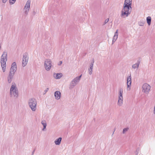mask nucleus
Returning <instances> with one entry per match:
<instances>
[{
  "instance_id": "1",
  "label": "nucleus",
  "mask_w": 155,
  "mask_h": 155,
  "mask_svg": "<svg viewBox=\"0 0 155 155\" xmlns=\"http://www.w3.org/2000/svg\"><path fill=\"white\" fill-rule=\"evenodd\" d=\"M132 0H125L120 16L123 18L127 17L131 12Z\"/></svg>"
},
{
  "instance_id": "2",
  "label": "nucleus",
  "mask_w": 155,
  "mask_h": 155,
  "mask_svg": "<svg viewBox=\"0 0 155 155\" xmlns=\"http://www.w3.org/2000/svg\"><path fill=\"white\" fill-rule=\"evenodd\" d=\"M17 66L15 62H13L11 65L9 74L7 77V80L8 83H10L13 78V77L16 71Z\"/></svg>"
},
{
  "instance_id": "3",
  "label": "nucleus",
  "mask_w": 155,
  "mask_h": 155,
  "mask_svg": "<svg viewBox=\"0 0 155 155\" xmlns=\"http://www.w3.org/2000/svg\"><path fill=\"white\" fill-rule=\"evenodd\" d=\"M12 92L14 97L15 98H17L18 96V91L16 85L14 83H12V85L10 89V97L12 96Z\"/></svg>"
},
{
  "instance_id": "4",
  "label": "nucleus",
  "mask_w": 155,
  "mask_h": 155,
  "mask_svg": "<svg viewBox=\"0 0 155 155\" xmlns=\"http://www.w3.org/2000/svg\"><path fill=\"white\" fill-rule=\"evenodd\" d=\"M28 105L32 111H35L36 109L37 104L36 100L34 98L30 99L28 101Z\"/></svg>"
},
{
  "instance_id": "5",
  "label": "nucleus",
  "mask_w": 155,
  "mask_h": 155,
  "mask_svg": "<svg viewBox=\"0 0 155 155\" xmlns=\"http://www.w3.org/2000/svg\"><path fill=\"white\" fill-rule=\"evenodd\" d=\"M28 56L27 53H25L23 55L22 61V65L24 67L27 64L28 60Z\"/></svg>"
},
{
  "instance_id": "6",
  "label": "nucleus",
  "mask_w": 155,
  "mask_h": 155,
  "mask_svg": "<svg viewBox=\"0 0 155 155\" xmlns=\"http://www.w3.org/2000/svg\"><path fill=\"white\" fill-rule=\"evenodd\" d=\"M123 91L122 88L120 89L119 93L118 100V104L119 106H121L123 103Z\"/></svg>"
},
{
  "instance_id": "7",
  "label": "nucleus",
  "mask_w": 155,
  "mask_h": 155,
  "mask_svg": "<svg viewBox=\"0 0 155 155\" xmlns=\"http://www.w3.org/2000/svg\"><path fill=\"white\" fill-rule=\"evenodd\" d=\"M51 62L50 59H46L45 62V67L47 71H49L51 66Z\"/></svg>"
},
{
  "instance_id": "8",
  "label": "nucleus",
  "mask_w": 155,
  "mask_h": 155,
  "mask_svg": "<svg viewBox=\"0 0 155 155\" xmlns=\"http://www.w3.org/2000/svg\"><path fill=\"white\" fill-rule=\"evenodd\" d=\"M7 61H6L5 59L4 58H1V64L2 70L3 72H5L6 68V62Z\"/></svg>"
},
{
  "instance_id": "9",
  "label": "nucleus",
  "mask_w": 155,
  "mask_h": 155,
  "mask_svg": "<svg viewBox=\"0 0 155 155\" xmlns=\"http://www.w3.org/2000/svg\"><path fill=\"white\" fill-rule=\"evenodd\" d=\"M143 88V91L146 93V94H148L150 88V86L147 84H144L142 87Z\"/></svg>"
},
{
  "instance_id": "10",
  "label": "nucleus",
  "mask_w": 155,
  "mask_h": 155,
  "mask_svg": "<svg viewBox=\"0 0 155 155\" xmlns=\"http://www.w3.org/2000/svg\"><path fill=\"white\" fill-rule=\"evenodd\" d=\"M131 84V74H130V76H129L127 78V90H130V87Z\"/></svg>"
},
{
  "instance_id": "11",
  "label": "nucleus",
  "mask_w": 155,
  "mask_h": 155,
  "mask_svg": "<svg viewBox=\"0 0 155 155\" xmlns=\"http://www.w3.org/2000/svg\"><path fill=\"white\" fill-rule=\"evenodd\" d=\"M77 83H78L76 82V81H74V79H73L70 83V86L69 87V89H71L73 88L74 87V86L76 85Z\"/></svg>"
},
{
  "instance_id": "12",
  "label": "nucleus",
  "mask_w": 155,
  "mask_h": 155,
  "mask_svg": "<svg viewBox=\"0 0 155 155\" xmlns=\"http://www.w3.org/2000/svg\"><path fill=\"white\" fill-rule=\"evenodd\" d=\"M54 97L57 100L59 99L61 96V93L58 91H56L54 92Z\"/></svg>"
},
{
  "instance_id": "13",
  "label": "nucleus",
  "mask_w": 155,
  "mask_h": 155,
  "mask_svg": "<svg viewBox=\"0 0 155 155\" xmlns=\"http://www.w3.org/2000/svg\"><path fill=\"white\" fill-rule=\"evenodd\" d=\"M31 3V0H28L24 8V9H26L28 11L29 10Z\"/></svg>"
},
{
  "instance_id": "14",
  "label": "nucleus",
  "mask_w": 155,
  "mask_h": 155,
  "mask_svg": "<svg viewBox=\"0 0 155 155\" xmlns=\"http://www.w3.org/2000/svg\"><path fill=\"white\" fill-rule=\"evenodd\" d=\"M140 59L137 60V62L135 64H133L132 66V68L135 69L136 68H138L139 67V65L140 63Z\"/></svg>"
},
{
  "instance_id": "15",
  "label": "nucleus",
  "mask_w": 155,
  "mask_h": 155,
  "mask_svg": "<svg viewBox=\"0 0 155 155\" xmlns=\"http://www.w3.org/2000/svg\"><path fill=\"white\" fill-rule=\"evenodd\" d=\"M62 76V74L61 73H54V77L56 79H60Z\"/></svg>"
},
{
  "instance_id": "16",
  "label": "nucleus",
  "mask_w": 155,
  "mask_h": 155,
  "mask_svg": "<svg viewBox=\"0 0 155 155\" xmlns=\"http://www.w3.org/2000/svg\"><path fill=\"white\" fill-rule=\"evenodd\" d=\"M118 38V30L115 32L114 35L113 37L112 40V44Z\"/></svg>"
},
{
  "instance_id": "17",
  "label": "nucleus",
  "mask_w": 155,
  "mask_h": 155,
  "mask_svg": "<svg viewBox=\"0 0 155 155\" xmlns=\"http://www.w3.org/2000/svg\"><path fill=\"white\" fill-rule=\"evenodd\" d=\"M62 140V138L60 137L56 139L54 141L55 144L56 145H59L61 143Z\"/></svg>"
},
{
  "instance_id": "18",
  "label": "nucleus",
  "mask_w": 155,
  "mask_h": 155,
  "mask_svg": "<svg viewBox=\"0 0 155 155\" xmlns=\"http://www.w3.org/2000/svg\"><path fill=\"white\" fill-rule=\"evenodd\" d=\"M7 52L5 51L3 52V54L2 55L1 57L5 59L6 61L7 60Z\"/></svg>"
},
{
  "instance_id": "19",
  "label": "nucleus",
  "mask_w": 155,
  "mask_h": 155,
  "mask_svg": "<svg viewBox=\"0 0 155 155\" xmlns=\"http://www.w3.org/2000/svg\"><path fill=\"white\" fill-rule=\"evenodd\" d=\"M147 22L149 25H150L151 23V18L150 16H148L147 18Z\"/></svg>"
},
{
  "instance_id": "20",
  "label": "nucleus",
  "mask_w": 155,
  "mask_h": 155,
  "mask_svg": "<svg viewBox=\"0 0 155 155\" xmlns=\"http://www.w3.org/2000/svg\"><path fill=\"white\" fill-rule=\"evenodd\" d=\"M81 76L82 74L80 75L79 76L77 77L76 78H74V81H76V82L78 83L80 81V79L81 77Z\"/></svg>"
},
{
  "instance_id": "21",
  "label": "nucleus",
  "mask_w": 155,
  "mask_h": 155,
  "mask_svg": "<svg viewBox=\"0 0 155 155\" xmlns=\"http://www.w3.org/2000/svg\"><path fill=\"white\" fill-rule=\"evenodd\" d=\"M41 124L43 126V128L42 129V130H44L45 129H46L47 126V124L45 121H41Z\"/></svg>"
},
{
  "instance_id": "22",
  "label": "nucleus",
  "mask_w": 155,
  "mask_h": 155,
  "mask_svg": "<svg viewBox=\"0 0 155 155\" xmlns=\"http://www.w3.org/2000/svg\"><path fill=\"white\" fill-rule=\"evenodd\" d=\"M94 63V58H93L92 61L90 63L89 67L93 68Z\"/></svg>"
},
{
  "instance_id": "23",
  "label": "nucleus",
  "mask_w": 155,
  "mask_h": 155,
  "mask_svg": "<svg viewBox=\"0 0 155 155\" xmlns=\"http://www.w3.org/2000/svg\"><path fill=\"white\" fill-rule=\"evenodd\" d=\"M93 68H90L89 67V68L88 69V71H89V74L91 75L92 74V71H93Z\"/></svg>"
},
{
  "instance_id": "24",
  "label": "nucleus",
  "mask_w": 155,
  "mask_h": 155,
  "mask_svg": "<svg viewBox=\"0 0 155 155\" xmlns=\"http://www.w3.org/2000/svg\"><path fill=\"white\" fill-rule=\"evenodd\" d=\"M140 151V148L139 147H138L137 148L136 151H135V155H137L138 153H139Z\"/></svg>"
},
{
  "instance_id": "25",
  "label": "nucleus",
  "mask_w": 155,
  "mask_h": 155,
  "mask_svg": "<svg viewBox=\"0 0 155 155\" xmlns=\"http://www.w3.org/2000/svg\"><path fill=\"white\" fill-rule=\"evenodd\" d=\"M16 0H9V3L11 5L14 4L16 2Z\"/></svg>"
},
{
  "instance_id": "26",
  "label": "nucleus",
  "mask_w": 155,
  "mask_h": 155,
  "mask_svg": "<svg viewBox=\"0 0 155 155\" xmlns=\"http://www.w3.org/2000/svg\"><path fill=\"white\" fill-rule=\"evenodd\" d=\"M129 128L128 127L124 128L123 129L122 133L124 134L125 132H127Z\"/></svg>"
},
{
  "instance_id": "27",
  "label": "nucleus",
  "mask_w": 155,
  "mask_h": 155,
  "mask_svg": "<svg viewBox=\"0 0 155 155\" xmlns=\"http://www.w3.org/2000/svg\"><path fill=\"white\" fill-rule=\"evenodd\" d=\"M144 23H145V22H144V21H143V22L140 21V22H139L138 23H139V25H140V26H143L144 25Z\"/></svg>"
},
{
  "instance_id": "28",
  "label": "nucleus",
  "mask_w": 155,
  "mask_h": 155,
  "mask_svg": "<svg viewBox=\"0 0 155 155\" xmlns=\"http://www.w3.org/2000/svg\"><path fill=\"white\" fill-rule=\"evenodd\" d=\"M109 21V18H108L106 19L104 22V25H105Z\"/></svg>"
},
{
  "instance_id": "29",
  "label": "nucleus",
  "mask_w": 155,
  "mask_h": 155,
  "mask_svg": "<svg viewBox=\"0 0 155 155\" xmlns=\"http://www.w3.org/2000/svg\"><path fill=\"white\" fill-rule=\"evenodd\" d=\"M49 90V88H46L44 91V92H45V94L48 91V90Z\"/></svg>"
},
{
  "instance_id": "30",
  "label": "nucleus",
  "mask_w": 155,
  "mask_h": 155,
  "mask_svg": "<svg viewBox=\"0 0 155 155\" xmlns=\"http://www.w3.org/2000/svg\"><path fill=\"white\" fill-rule=\"evenodd\" d=\"M35 151V149H34V150L32 152V153H31V155H33L34 154Z\"/></svg>"
},
{
  "instance_id": "31",
  "label": "nucleus",
  "mask_w": 155,
  "mask_h": 155,
  "mask_svg": "<svg viewBox=\"0 0 155 155\" xmlns=\"http://www.w3.org/2000/svg\"><path fill=\"white\" fill-rule=\"evenodd\" d=\"M7 1V0H2V2L3 3H5Z\"/></svg>"
},
{
  "instance_id": "32",
  "label": "nucleus",
  "mask_w": 155,
  "mask_h": 155,
  "mask_svg": "<svg viewBox=\"0 0 155 155\" xmlns=\"http://www.w3.org/2000/svg\"><path fill=\"white\" fill-rule=\"evenodd\" d=\"M62 61H60L59 62V64H58V65H61L62 64Z\"/></svg>"
},
{
  "instance_id": "33",
  "label": "nucleus",
  "mask_w": 155,
  "mask_h": 155,
  "mask_svg": "<svg viewBox=\"0 0 155 155\" xmlns=\"http://www.w3.org/2000/svg\"><path fill=\"white\" fill-rule=\"evenodd\" d=\"M33 15H35V11H33L32 12Z\"/></svg>"
},
{
  "instance_id": "34",
  "label": "nucleus",
  "mask_w": 155,
  "mask_h": 155,
  "mask_svg": "<svg viewBox=\"0 0 155 155\" xmlns=\"http://www.w3.org/2000/svg\"><path fill=\"white\" fill-rule=\"evenodd\" d=\"M25 14H27V11H26L25 12Z\"/></svg>"
}]
</instances>
